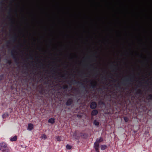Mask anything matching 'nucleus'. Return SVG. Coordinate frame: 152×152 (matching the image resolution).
<instances>
[{
    "mask_svg": "<svg viewBox=\"0 0 152 152\" xmlns=\"http://www.w3.org/2000/svg\"><path fill=\"white\" fill-rule=\"evenodd\" d=\"M9 116V115L8 113H5L2 115V117L4 119L8 117Z\"/></svg>",
    "mask_w": 152,
    "mask_h": 152,
    "instance_id": "39448f33",
    "label": "nucleus"
},
{
    "mask_svg": "<svg viewBox=\"0 0 152 152\" xmlns=\"http://www.w3.org/2000/svg\"><path fill=\"white\" fill-rule=\"evenodd\" d=\"M0 150L2 152H10L7 144L4 142H2L0 143Z\"/></svg>",
    "mask_w": 152,
    "mask_h": 152,
    "instance_id": "f257e3e1",
    "label": "nucleus"
},
{
    "mask_svg": "<svg viewBox=\"0 0 152 152\" xmlns=\"http://www.w3.org/2000/svg\"><path fill=\"white\" fill-rule=\"evenodd\" d=\"M96 106V104L95 102H92L91 103L90 107H91L92 109H94L95 108Z\"/></svg>",
    "mask_w": 152,
    "mask_h": 152,
    "instance_id": "20e7f679",
    "label": "nucleus"
},
{
    "mask_svg": "<svg viewBox=\"0 0 152 152\" xmlns=\"http://www.w3.org/2000/svg\"><path fill=\"white\" fill-rule=\"evenodd\" d=\"M46 136L45 134H43L42 136V139H45L46 138Z\"/></svg>",
    "mask_w": 152,
    "mask_h": 152,
    "instance_id": "ddd939ff",
    "label": "nucleus"
},
{
    "mask_svg": "<svg viewBox=\"0 0 152 152\" xmlns=\"http://www.w3.org/2000/svg\"><path fill=\"white\" fill-rule=\"evenodd\" d=\"M17 139V137L16 136H15L13 137H11L10 139V140L12 141H15Z\"/></svg>",
    "mask_w": 152,
    "mask_h": 152,
    "instance_id": "0eeeda50",
    "label": "nucleus"
},
{
    "mask_svg": "<svg viewBox=\"0 0 152 152\" xmlns=\"http://www.w3.org/2000/svg\"><path fill=\"white\" fill-rule=\"evenodd\" d=\"M94 124L96 125V126H98L99 124V123L98 121H97L96 120H95L94 121Z\"/></svg>",
    "mask_w": 152,
    "mask_h": 152,
    "instance_id": "9b49d317",
    "label": "nucleus"
},
{
    "mask_svg": "<svg viewBox=\"0 0 152 152\" xmlns=\"http://www.w3.org/2000/svg\"><path fill=\"white\" fill-rule=\"evenodd\" d=\"M98 113V112L96 110H93L91 113V115H96Z\"/></svg>",
    "mask_w": 152,
    "mask_h": 152,
    "instance_id": "1a4fd4ad",
    "label": "nucleus"
},
{
    "mask_svg": "<svg viewBox=\"0 0 152 152\" xmlns=\"http://www.w3.org/2000/svg\"><path fill=\"white\" fill-rule=\"evenodd\" d=\"M68 101H69L66 103V104L67 105H69L70 104H70L68 103Z\"/></svg>",
    "mask_w": 152,
    "mask_h": 152,
    "instance_id": "dca6fc26",
    "label": "nucleus"
},
{
    "mask_svg": "<svg viewBox=\"0 0 152 152\" xmlns=\"http://www.w3.org/2000/svg\"><path fill=\"white\" fill-rule=\"evenodd\" d=\"M48 122L53 124L54 123L55 121L53 118H50L48 120Z\"/></svg>",
    "mask_w": 152,
    "mask_h": 152,
    "instance_id": "6e6552de",
    "label": "nucleus"
},
{
    "mask_svg": "<svg viewBox=\"0 0 152 152\" xmlns=\"http://www.w3.org/2000/svg\"><path fill=\"white\" fill-rule=\"evenodd\" d=\"M124 120L125 122H127L128 121V118L126 117H125L124 118Z\"/></svg>",
    "mask_w": 152,
    "mask_h": 152,
    "instance_id": "2eb2a0df",
    "label": "nucleus"
},
{
    "mask_svg": "<svg viewBox=\"0 0 152 152\" xmlns=\"http://www.w3.org/2000/svg\"><path fill=\"white\" fill-rule=\"evenodd\" d=\"M66 148L67 149H70L71 148V146L68 144H67L66 146Z\"/></svg>",
    "mask_w": 152,
    "mask_h": 152,
    "instance_id": "f8f14e48",
    "label": "nucleus"
},
{
    "mask_svg": "<svg viewBox=\"0 0 152 152\" xmlns=\"http://www.w3.org/2000/svg\"><path fill=\"white\" fill-rule=\"evenodd\" d=\"M107 148V146L106 145H103L101 146V149L102 150H105Z\"/></svg>",
    "mask_w": 152,
    "mask_h": 152,
    "instance_id": "9d476101",
    "label": "nucleus"
},
{
    "mask_svg": "<svg viewBox=\"0 0 152 152\" xmlns=\"http://www.w3.org/2000/svg\"><path fill=\"white\" fill-rule=\"evenodd\" d=\"M34 128L33 125L31 124L30 123L28 124V126L27 127V129L29 131H31Z\"/></svg>",
    "mask_w": 152,
    "mask_h": 152,
    "instance_id": "7ed1b4c3",
    "label": "nucleus"
},
{
    "mask_svg": "<svg viewBox=\"0 0 152 152\" xmlns=\"http://www.w3.org/2000/svg\"><path fill=\"white\" fill-rule=\"evenodd\" d=\"M57 140L58 141H61V138L59 137H58L56 138Z\"/></svg>",
    "mask_w": 152,
    "mask_h": 152,
    "instance_id": "4468645a",
    "label": "nucleus"
},
{
    "mask_svg": "<svg viewBox=\"0 0 152 152\" xmlns=\"http://www.w3.org/2000/svg\"><path fill=\"white\" fill-rule=\"evenodd\" d=\"M103 141V139L102 137H100L99 138H98L96 140L95 142L98 143H99Z\"/></svg>",
    "mask_w": 152,
    "mask_h": 152,
    "instance_id": "423d86ee",
    "label": "nucleus"
},
{
    "mask_svg": "<svg viewBox=\"0 0 152 152\" xmlns=\"http://www.w3.org/2000/svg\"><path fill=\"white\" fill-rule=\"evenodd\" d=\"M94 147L97 152H99V144L98 143L95 142Z\"/></svg>",
    "mask_w": 152,
    "mask_h": 152,
    "instance_id": "f03ea898",
    "label": "nucleus"
}]
</instances>
